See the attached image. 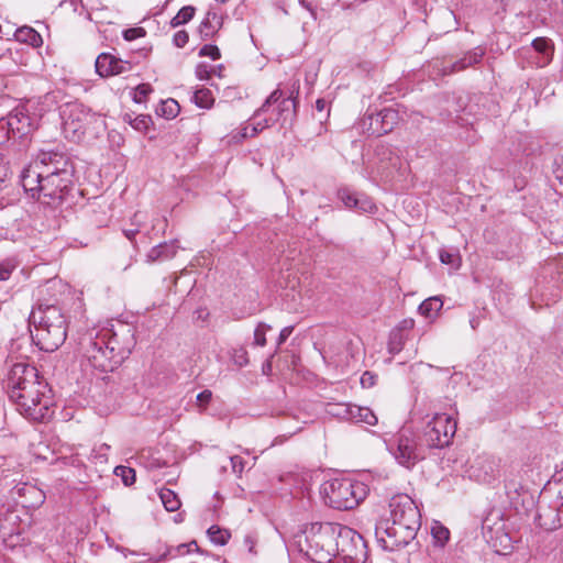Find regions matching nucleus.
Wrapping results in <instances>:
<instances>
[{
  "label": "nucleus",
  "mask_w": 563,
  "mask_h": 563,
  "mask_svg": "<svg viewBox=\"0 0 563 563\" xmlns=\"http://www.w3.org/2000/svg\"><path fill=\"white\" fill-rule=\"evenodd\" d=\"M134 345V331L126 324H120L117 330L92 328L78 339L82 356L93 368L104 373L114 371L131 354Z\"/></svg>",
  "instance_id": "1"
},
{
  "label": "nucleus",
  "mask_w": 563,
  "mask_h": 563,
  "mask_svg": "<svg viewBox=\"0 0 563 563\" xmlns=\"http://www.w3.org/2000/svg\"><path fill=\"white\" fill-rule=\"evenodd\" d=\"M420 512L406 494L391 497L386 510L375 525L377 543L386 551H395L415 539L420 528Z\"/></svg>",
  "instance_id": "2"
},
{
  "label": "nucleus",
  "mask_w": 563,
  "mask_h": 563,
  "mask_svg": "<svg viewBox=\"0 0 563 563\" xmlns=\"http://www.w3.org/2000/svg\"><path fill=\"white\" fill-rule=\"evenodd\" d=\"M8 394L12 401L18 404L29 415H34L36 407L47 409L42 389L46 386L38 380L37 369L24 363L14 364L8 375Z\"/></svg>",
  "instance_id": "3"
},
{
  "label": "nucleus",
  "mask_w": 563,
  "mask_h": 563,
  "mask_svg": "<svg viewBox=\"0 0 563 563\" xmlns=\"http://www.w3.org/2000/svg\"><path fill=\"white\" fill-rule=\"evenodd\" d=\"M35 328L32 338L45 352L56 351L66 340L67 319L62 309L55 305H38L30 314Z\"/></svg>",
  "instance_id": "4"
},
{
  "label": "nucleus",
  "mask_w": 563,
  "mask_h": 563,
  "mask_svg": "<svg viewBox=\"0 0 563 563\" xmlns=\"http://www.w3.org/2000/svg\"><path fill=\"white\" fill-rule=\"evenodd\" d=\"M21 183L32 198L52 207L59 206L73 187L67 173L62 174L60 178L52 174L43 175L37 165H29L22 170Z\"/></svg>",
  "instance_id": "5"
},
{
  "label": "nucleus",
  "mask_w": 563,
  "mask_h": 563,
  "mask_svg": "<svg viewBox=\"0 0 563 563\" xmlns=\"http://www.w3.org/2000/svg\"><path fill=\"white\" fill-rule=\"evenodd\" d=\"M339 525L313 523L306 531V555L317 563H335Z\"/></svg>",
  "instance_id": "6"
},
{
  "label": "nucleus",
  "mask_w": 563,
  "mask_h": 563,
  "mask_svg": "<svg viewBox=\"0 0 563 563\" xmlns=\"http://www.w3.org/2000/svg\"><path fill=\"white\" fill-rule=\"evenodd\" d=\"M324 503L339 510L355 508L367 495V486L362 482L335 478L322 486Z\"/></svg>",
  "instance_id": "7"
},
{
  "label": "nucleus",
  "mask_w": 563,
  "mask_h": 563,
  "mask_svg": "<svg viewBox=\"0 0 563 563\" xmlns=\"http://www.w3.org/2000/svg\"><path fill=\"white\" fill-rule=\"evenodd\" d=\"M62 130L66 139L79 142L87 126L95 120V114L82 103L68 102L60 107Z\"/></svg>",
  "instance_id": "8"
},
{
  "label": "nucleus",
  "mask_w": 563,
  "mask_h": 563,
  "mask_svg": "<svg viewBox=\"0 0 563 563\" xmlns=\"http://www.w3.org/2000/svg\"><path fill=\"white\" fill-rule=\"evenodd\" d=\"M27 528L29 514L24 507L9 505L0 508V532L7 545L15 547L19 540L14 539H19Z\"/></svg>",
  "instance_id": "9"
},
{
  "label": "nucleus",
  "mask_w": 563,
  "mask_h": 563,
  "mask_svg": "<svg viewBox=\"0 0 563 563\" xmlns=\"http://www.w3.org/2000/svg\"><path fill=\"white\" fill-rule=\"evenodd\" d=\"M336 542L338 558H335V563H364L366 561L365 541L353 529L339 525Z\"/></svg>",
  "instance_id": "10"
},
{
  "label": "nucleus",
  "mask_w": 563,
  "mask_h": 563,
  "mask_svg": "<svg viewBox=\"0 0 563 563\" xmlns=\"http://www.w3.org/2000/svg\"><path fill=\"white\" fill-rule=\"evenodd\" d=\"M456 420L451 413H435L424 429L427 446L442 449L449 446L456 432Z\"/></svg>",
  "instance_id": "11"
},
{
  "label": "nucleus",
  "mask_w": 563,
  "mask_h": 563,
  "mask_svg": "<svg viewBox=\"0 0 563 563\" xmlns=\"http://www.w3.org/2000/svg\"><path fill=\"white\" fill-rule=\"evenodd\" d=\"M395 460L406 468L413 467L424 459L423 449L417 443L416 435L410 430H401L396 439V448L390 449Z\"/></svg>",
  "instance_id": "12"
},
{
  "label": "nucleus",
  "mask_w": 563,
  "mask_h": 563,
  "mask_svg": "<svg viewBox=\"0 0 563 563\" xmlns=\"http://www.w3.org/2000/svg\"><path fill=\"white\" fill-rule=\"evenodd\" d=\"M553 55L554 44L548 37H537L530 46H525L519 51V59L522 67H545L552 62Z\"/></svg>",
  "instance_id": "13"
},
{
  "label": "nucleus",
  "mask_w": 563,
  "mask_h": 563,
  "mask_svg": "<svg viewBox=\"0 0 563 563\" xmlns=\"http://www.w3.org/2000/svg\"><path fill=\"white\" fill-rule=\"evenodd\" d=\"M31 165H37L43 175H54L60 178L62 174H68V179L73 180L74 166L68 156L62 152L42 151L37 159Z\"/></svg>",
  "instance_id": "14"
},
{
  "label": "nucleus",
  "mask_w": 563,
  "mask_h": 563,
  "mask_svg": "<svg viewBox=\"0 0 563 563\" xmlns=\"http://www.w3.org/2000/svg\"><path fill=\"white\" fill-rule=\"evenodd\" d=\"M538 525L548 531L555 530L563 525V497L553 504L543 505L541 501L536 517Z\"/></svg>",
  "instance_id": "15"
},
{
  "label": "nucleus",
  "mask_w": 563,
  "mask_h": 563,
  "mask_svg": "<svg viewBox=\"0 0 563 563\" xmlns=\"http://www.w3.org/2000/svg\"><path fill=\"white\" fill-rule=\"evenodd\" d=\"M7 128L9 136L24 137L33 130V121L24 108H15L11 111L5 122L0 121V130Z\"/></svg>",
  "instance_id": "16"
},
{
  "label": "nucleus",
  "mask_w": 563,
  "mask_h": 563,
  "mask_svg": "<svg viewBox=\"0 0 563 563\" xmlns=\"http://www.w3.org/2000/svg\"><path fill=\"white\" fill-rule=\"evenodd\" d=\"M499 460L489 454L478 455L470 467V476L477 482L489 483L498 472Z\"/></svg>",
  "instance_id": "17"
},
{
  "label": "nucleus",
  "mask_w": 563,
  "mask_h": 563,
  "mask_svg": "<svg viewBox=\"0 0 563 563\" xmlns=\"http://www.w3.org/2000/svg\"><path fill=\"white\" fill-rule=\"evenodd\" d=\"M273 113L269 118H277V121L282 118L284 112H288L290 107H296L295 99L288 97L284 98V93L280 89L274 90L262 107L255 111L254 118H258L262 113H266L269 111L271 107H273Z\"/></svg>",
  "instance_id": "18"
},
{
  "label": "nucleus",
  "mask_w": 563,
  "mask_h": 563,
  "mask_svg": "<svg viewBox=\"0 0 563 563\" xmlns=\"http://www.w3.org/2000/svg\"><path fill=\"white\" fill-rule=\"evenodd\" d=\"M95 67L100 77L115 76L128 73L132 69L130 62L122 60L108 53H101L97 57Z\"/></svg>",
  "instance_id": "19"
},
{
  "label": "nucleus",
  "mask_w": 563,
  "mask_h": 563,
  "mask_svg": "<svg viewBox=\"0 0 563 563\" xmlns=\"http://www.w3.org/2000/svg\"><path fill=\"white\" fill-rule=\"evenodd\" d=\"M339 198L346 208L355 209L358 212L373 213L376 210V206L369 197L356 195L349 189L339 190Z\"/></svg>",
  "instance_id": "20"
},
{
  "label": "nucleus",
  "mask_w": 563,
  "mask_h": 563,
  "mask_svg": "<svg viewBox=\"0 0 563 563\" xmlns=\"http://www.w3.org/2000/svg\"><path fill=\"white\" fill-rule=\"evenodd\" d=\"M277 122V118H265L262 121L255 122L252 126H244L236 134L232 135V140L236 143L243 141L246 137H253L255 136L260 131H263L264 129L271 126Z\"/></svg>",
  "instance_id": "21"
},
{
  "label": "nucleus",
  "mask_w": 563,
  "mask_h": 563,
  "mask_svg": "<svg viewBox=\"0 0 563 563\" xmlns=\"http://www.w3.org/2000/svg\"><path fill=\"white\" fill-rule=\"evenodd\" d=\"M484 52L482 49H477L474 52H468L463 58L453 63L450 68L448 66H443V74H452L456 71H461L472 65H475L481 62Z\"/></svg>",
  "instance_id": "22"
},
{
  "label": "nucleus",
  "mask_w": 563,
  "mask_h": 563,
  "mask_svg": "<svg viewBox=\"0 0 563 563\" xmlns=\"http://www.w3.org/2000/svg\"><path fill=\"white\" fill-rule=\"evenodd\" d=\"M494 551L498 554L506 555L512 551V540L508 533L496 530L495 536L490 539Z\"/></svg>",
  "instance_id": "23"
},
{
  "label": "nucleus",
  "mask_w": 563,
  "mask_h": 563,
  "mask_svg": "<svg viewBox=\"0 0 563 563\" xmlns=\"http://www.w3.org/2000/svg\"><path fill=\"white\" fill-rule=\"evenodd\" d=\"M176 246L174 244L163 243L153 247L146 255L147 262L153 263L159 260H168L176 255Z\"/></svg>",
  "instance_id": "24"
},
{
  "label": "nucleus",
  "mask_w": 563,
  "mask_h": 563,
  "mask_svg": "<svg viewBox=\"0 0 563 563\" xmlns=\"http://www.w3.org/2000/svg\"><path fill=\"white\" fill-rule=\"evenodd\" d=\"M15 37L18 41L27 43L33 47H38L43 43L42 36L30 26H22L18 29Z\"/></svg>",
  "instance_id": "25"
},
{
  "label": "nucleus",
  "mask_w": 563,
  "mask_h": 563,
  "mask_svg": "<svg viewBox=\"0 0 563 563\" xmlns=\"http://www.w3.org/2000/svg\"><path fill=\"white\" fill-rule=\"evenodd\" d=\"M442 306L443 302L439 297H430L421 302L419 306V312L423 317L432 319L437 316Z\"/></svg>",
  "instance_id": "26"
},
{
  "label": "nucleus",
  "mask_w": 563,
  "mask_h": 563,
  "mask_svg": "<svg viewBox=\"0 0 563 563\" xmlns=\"http://www.w3.org/2000/svg\"><path fill=\"white\" fill-rule=\"evenodd\" d=\"M158 495L167 511L172 512L179 509L181 503L175 492L169 488H162Z\"/></svg>",
  "instance_id": "27"
},
{
  "label": "nucleus",
  "mask_w": 563,
  "mask_h": 563,
  "mask_svg": "<svg viewBox=\"0 0 563 563\" xmlns=\"http://www.w3.org/2000/svg\"><path fill=\"white\" fill-rule=\"evenodd\" d=\"M327 412L335 418L346 421H349V418H351L350 404L345 402L328 404Z\"/></svg>",
  "instance_id": "28"
},
{
  "label": "nucleus",
  "mask_w": 563,
  "mask_h": 563,
  "mask_svg": "<svg viewBox=\"0 0 563 563\" xmlns=\"http://www.w3.org/2000/svg\"><path fill=\"white\" fill-rule=\"evenodd\" d=\"M208 536L214 544L218 545H224L228 543L229 539L231 538V533L227 529H221L218 526H211L208 529Z\"/></svg>",
  "instance_id": "29"
},
{
  "label": "nucleus",
  "mask_w": 563,
  "mask_h": 563,
  "mask_svg": "<svg viewBox=\"0 0 563 563\" xmlns=\"http://www.w3.org/2000/svg\"><path fill=\"white\" fill-rule=\"evenodd\" d=\"M192 100L198 107L206 109L210 108L214 101L212 92L207 88L196 90Z\"/></svg>",
  "instance_id": "30"
},
{
  "label": "nucleus",
  "mask_w": 563,
  "mask_h": 563,
  "mask_svg": "<svg viewBox=\"0 0 563 563\" xmlns=\"http://www.w3.org/2000/svg\"><path fill=\"white\" fill-rule=\"evenodd\" d=\"M179 104L174 99L165 100L161 103L157 112L166 119H174L179 113Z\"/></svg>",
  "instance_id": "31"
},
{
  "label": "nucleus",
  "mask_w": 563,
  "mask_h": 563,
  "mask_svg": "<svg viewBox=\"0 0 563 563\" xmlns=\"http://www.w3.org/2000/svg\"><path fill=\"white\" fill-rule=\"evenodd\" d=\"M195 11V8L191 5H186L181 8L178 11V13L172 19L170 25L173 27H177L181 24L189 22L194 18Z\"/></svg>",
  "instance_id": "32"
},
{
  "label": "nucleus",
  "mask_w": 563,
  "mask_h": 563,
  "mask_svg": "<svg viewBox=\"0 0 563 563\" xmlns=\"http://www.w3.org/2000/svg\"><path fill=\"white\" fill-rule=\"evenodd\" d=\"M406 336L400 330H394L390 333L389 341H388V351L391 354L399 353L405 344Z\"/></svg>",
  "instance_id": "33"
},
{
  "label": "nucleus",
  "mask_w": 563,
  "mask_h": 563,
  "mask_svg": "<svg viewBox=\"0 0 563 563\" xmlns=\"http://www.w3.org/2000/svg\"><path fill=\"white\" fill-rule=\"evenodd\" d=\"M210 16L216 19L217 14L208 12L206 19L199 25V33H200L201 38H203V40H207L208 37L212 36L216 33L214 26L211 25Z\"/></svg>",
  "instance_id": "34"
},
{
  "label": "nucleus",
  "mask_w": 563,
  "mask_h": 563,
  "mask_svg": "<svg viewBox=\"0 0 563 563\" xmlns=\"http://www.w3.org/2000/svg\"><path fill=\"white\" fill-rule=\"evenodd\" d=\"M357 411V423L364 422L368 426H375L377 423V417L375 413L367 407H361L360 409H354Z\"/></svg>",
  "instance_id": "35"
},
{
  "label": "nucleus",
  "mask_w": 563,
  "mask_h": 563,
  "mask_svg": "<svg viewBox=\"0 0 563 563\" xmlns=\"http://www.w3.org/2000/svg\"><path fill=\"white\" fill-rule=\"evenodd\" d=\"M16 266L18 263L12 258L2 261L0 263V282L8 280Z\"/></svg>",
  "instance_id": "36"
},
{
  "label": "nucleus",
  "mask_w": 563,
  "mask_h": 563,
  "mask_svg": "<svg viewBox=\"0 0 563 563\" xmlns=\"http://www.w3.org/2000/svg\"><path fill=\"white\" fill-rule=\"evenodd\" d=\"M117 476H120L124 485H132L135 482V471L126 466H118L115 468Z\"/></svg>",
  "instance_id": "37"
},
{
  "label": "nucleus",
  "mask_w": 563,
  "mask_h": 563,
  "mask_svg": "<svg viewBox=\"0 0 563 563\" xmlns=\"http://www.w3.org/2000/svg\"><path fill=\"white\" fill-rule=\"evenodd\" d=\"M440 261L443 264L451 265L454 268H457L461 264V258H460L459 254L451 253V252L444 251V250H442L440 252Z\"/></svg>",
  "instance_id": "38"
},
{
  "label": "nucleus",
  "mask_w": 563,
  "mask_h": 563,
  "mask_svg": "<svg viewBox=\"0 0 563 563\" xmlns=\"http://www.w3.org/2000/svg\"><path fill=\"white\" fill-rule=\"evenodd\" d=\"M271 329L265 323H260L254 331V344L264 346L266 344V332Z\"/></svg>",
  "instance_id": "39"
},
{
  "label": "nucleus",
  "mask_w": 563,
  "mask_h": 563,
  "mask_svg": "<svg viewBox=\"0 0 563 563\" xmlns=\"http://www.w3.org/2000/svg\"><path fill=\"white\" fill-rule=\"evenodd\" d=\"M431 533L433 536V538L440 543V544H443L444 542H446L449 540V537H450V531L443 527V526H440L438 523H435L432 528H431Z\"/></svg>",
  "instance_id": "40"
},
{
  "label": "nucleus",
  "mask_w": 563,
  "mask_h": 563,
  "mask_svg": "<svg viewBox=\"0 0 563 563\" xmlns=\"http://www.w3.org/2000/svg\"><path fill=\"white\" fill-rule=\"evenodd\" d=\"M152 87L148 84H141L135 88L134 91V101L137 103L144 102L148 96V93L152 92Z\"/></svg>",
  "instance_id": "41"
},
{
  "label": "nucleus",
  "mask_w": 563,
  "mask_h": 563,
  "mask_svg": "<svg viewBox=\"0 0 563 563\" xmlns=\"http://www.w3.org/2000/svg\"><path fill=\"white\" fill-rule=\"evenodd\" d=\"M199 56H208L213 60H217L221 57L220 49L216 45L206 44L199 51Z\"/></svg>",
  "instance_id": "42"
},
{
  "label": "nucleus",
  "mask_w": 563,
  "mask_h": 563,
  "mask_svg": "<svg viewBox=\"0 0 563 563\" xmlns=\"http://www.w3.org/2000/svg\"><path fill=\"white\" fill-rule=\"evenodd\" d=\"M146 32L143 27H131L123 32V37L126 41H133L145 36Z\"/></svg>",
  "instance_id": "43"
},
{
  "label": "nucleus",
  "mask_w": 563,
  "mask_h": 563,
  "mask_svg": "<svg viewBox=\"0 0 563 563\" xmlns=\"http://www.w3.org/2000/svg\"><path fill=\"white\" fill-rule=\"evenodd\" d=\"M189 40V35L186 31H178L173 37V42L177 47H184Z\"/></svg>",
  "instance_id": "44"
},
{
  "label": "nucleus",
  "mask_w": 563,
  "mask_h": 563,
  "mask_svg": "<svg viewBox=\"0 0 563 563\" xmlns=\"http://www.w3.org/2000/svg\"><path fill=\"white\" fill-rule=\"evenodd\" d=\"M232 470L236 474H241L244 470V461L241 456L234 455L230 457Z\"/></svg>",
  "instance_id": "45"
},
{
  "label": "nucleus",
  "mask_w": 563,
  "mask_h": 563,
  "mask_svg": "<svg viewBox=\"0 0 563 563\" xmlns=\"http://www.w3.org/2000/svg\"><path fill=\"white\" fill-rule=\"evenodd\" d=\"M146 220V213L143 212V211H136L132 219H131V224L134 227V228H137L140 230V228L143 225V223L145 222Z\"/></svg>",
  "instance_id": "46"
},
{
  "label": "nucleus",
  "mask_w": 563,
  "mask_h": 563,
  "mask_svg": "<svg viewBox=\"0 0 563 563\" xmlns=\"http://www.w3.org/2000/svg\"><path fill=\"white\" fill-rule=\"evenodd\" d=\"M196 75L200 80H206L210 77L209 66L206 64H199L196 67Z\"/></svg>",
  "instance_id": "47"
},
{
  "label": "nucleus",
  "mask_w": 563,
  "mask_h": 563,
  "mask_svg": "<svg viewBox=\"0 0 563 563\" xmlns=\"http://www.w3.org/2000/svg\"><path fill=\"white\" fill-rule=\"evenodd\" d=\"M211 398H212V393L209 389H205L203 391H201L200 394L197 395V401L199 402V405H201L203 407L207 404H209Z\"/></svg>",
  "instance_id": "48"
},
{
  "label": "nucleus",
  "mask_w": 563,
  "mask_h": 563,
  "mask_svg": "<svg viewBox=\"0 0 563 563\" xmlns=\"http://www.w3.org/2000/svg\"><path fill=\"white\" fill-rule=\"evenodd\" d=\"M243 543L247 548L250 553L256 554V551H255L256 539L253 536H251V534L245 536Z\"/></svg>",
  "instance_id": "49"
},
{
  "label": "nucleus",
  "mask_w": 563,
  "mask_h": 563,
  "mask_svg": "<svg viewBox=\"0 0 563 563\" xmlns=\"http://www.w3.org/2000/svg\"><path fill=\"white\" fill-rule=\"evenodd\" d=\"M291 332H292L291 327L284 328L279 333L278 345L283 344L287 340V338L291 334Z\"/></svg>",
  "instance_id": "50"
},
{
  "label": "nucleus",
  "mask_w": 563,
  "mask_h": 563,
  "mask_svg": "<svg viewBox=\"0 0 563 563\" xmlns=\"http://www.w3.org/2000/svg\"><path fill=\"white\" fill-rule=\"evenodd\" d=\"M361 384L364 386V387H371L374 385V376L371 375L368 372L364 373L362 378H361Z\"/></svg>",
  "instance_id": "51"
},
{
  "label": "nucleus",
  "mask_w": 563,
  "mask_h": 563,
  "mask_svg": "<svg viewBox=\"0 0 563 563\" xmlns=\"http://www.w3.org/2000/svg\"><path fill=\"white\" fill-rule=\"evenodd\" d=\"M415 325V321L412 319H405L400 322L399 328L397 330H400L401 332L404 330H410Z\"/></svg>",
  "instance_id": "52"
},
{
  "label": "nucleus",
  "mask_w": 563,
  "mask_h": 563,
  "mask_svg": "<svg viewBox=\"0 0 563 563\" xmlns=\"http://www.w3.org/2000/svg\"><path fill=\"white\" fill-rule=\"evenodd\" d=\"M361 407L360 406H356L354 404H350V409H351V418H349V421L351 422H354V423H357V411H354V409H360Z\"/></svg>",
  "instance_id": "53"
},
{
  "label": "nucleus",
  "mask_w": 563,
  "mask_h": 563,
  "mask_svg": "<svg viewBox=\"0 0 563 563\" xmlns=\"http://www.w3.org/2000/svg\"><path fill=\"white\" fill-rule=\"evenodd\" d=\"M139 231H140V230H139L137 228H133V229H124V230H123V234L125 235V238H126V239H129L130 241H132Z\"/></svg>",
  "instance_id": "54"
},
{
  "label": "nucleus",
  "mask_w": 563,
  "mask_h": 563,
  "mask_svg": "<svg viewBox=\"0 0 563 563\" xmlns=\"http://www.w3.org/2000/svg\"><path fill=\"white\" fill-rule=\"evenodd\" d=\"M9 176V168L3 165V164H0V183L1 181H4Z\"/></svg>",
  "instance_id": "55"
},
{
  "label": "nucleus",
  "mask_w": 563,
  "mask_h": 563,
  "mask_svg": "<svg viewBox=\"0 0 563 563\" xmlns=\"http://www.w3.org/2000/svg\"><path fill=\"white\" fill-rule=\"evenodd\" d=\"M379 115H382V119H383V121H384L385 119H394V117L396 115V113H395L393 110H390V109H384V110L379 113Z\"/></svg>",
  "instance_id": "56"
},
{
  "label": "nucleus",
  "mask_w": 563,
  "mask_h": 563,
  "mask_svg": "<svg viewBox=\"0 0 563 563\" xmlns=\"http://www.w3.org/2000/svg\"><path fill=\"white\" fill-rule=\"evenodd\" d=\"M316 108L319 110V111H322L324 110L325 108V101L323 99H318L316 101Z\"/></svg>",
  "instance_id": "57"
},
{
  "label": "nucleus",
  "mask_w": 563,
  "mask_h": 563,
  "mask_svg": "<svg viewBox=\"0 0 563 563\" xmlns=\"http://www.w3.org/2000/svg\"><path fill=\"white\" fill-rule=\"evenodd\" d=\"M470 324H471L472 329H473V330H475V329H477V327L479 325V321H478V319H476V318H472V319L470 320Z\"/></svg>",
  "instance_id": "58"
},
{
  "label": "nucleus",
  "mask_w": 563,
  "mask_h": 563,
  "mask_svg": "<svg viewBox=\"0 0 563 563\" xmlns=\"http://www.w3.org/2000/svg\"><path fill=\"white\" fill-rule=\"evenodd\" d=\"M271 368H272V364H271V362H267V363H266V364H264V366H263V372H264L265 374H267V373L271 371Z\"/></svg>",
  "instance_id": "59"
},
{
  "label": "nucleus",
  "mask_w": 563,
  "mask_h": 563,
  "mask_svg": "<svg viewBox=\"0 0 563 563\" xmlns=\"http://www.w3.org/2000/svg\"><path fill=\"white\" fill-rule=\"evenodd\" d=\"M217 2H220V3H225L227 0H216Z\"/></svg>",
  "instance_id": "60"
},
{
  "label": "nucleus",
  "mask_w": 563,
  "mask_h": 563,
  "mask_svg": "<svg viewBox=\"0 0 563 563\" xmlns=\"http://www.w3.org/2000/svg\"><path fill=\"white\" fill-rule=\"evenodd\" d=\"M0 563H2V558L0 556Z\"/></svg>",
  "instance_id": "61"
}]
</instances>
